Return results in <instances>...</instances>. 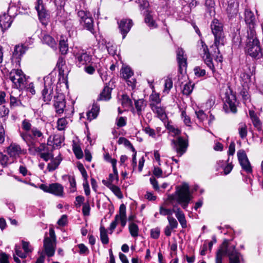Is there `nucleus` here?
Here are the masks:
<instances>
[{"mask_svg": "<svg viewBox=\"0 0 263 263\" xmlns=\"http://www.w3.org/2000/svg\"><path fill=\"white\" fill-rule=\"evenodd\" d=\"M211 29L214 36V44L211 47L214 48V53L218 59V55L220 53L219 47L223 46L225 42L223 24L218 20L215 18L211 22Z\"/></svg>", "mask_w": 263, "mask_h": 263, "instance_id": "f257e3e1", "label": "nucleus"}, {"mask_svg": "<svg viewBox=\"0 0 263 263\" xmlns=\"http://www.w3.org/2000/svg\"><path fill=\"white\" fill-rule=\"evenodd\" d=\"M229 257V263H240V254L236 250L235 246H229V240L225 239L222 244V249L216 253V263H222V256Z\"/></svg>", "mask_w": 263, "mask_h": 263, "instance_id": "f03ea898", "label": "nucleus"}, {"mask_svg": "<svg viewBox=\"0 0 263 263\" xmlns=\"http://www.w3.org/2000/svg\"><path fill=\"white\" fill-rule=\"evenodd\" d=\"M168 198L170 200H176L183 209L186 210L193 198L189 184L183 183L181 185L177 186L175 194L170 196Z\"/></svg>", "mask_w": 263, "mask_h": 263, "instance_id": "7ed1b4c3", "label": "nucleus"}, {"mask_svg": "<svg viewBox=\"0 0 263 263\" xmlns=\"http://www.w3.org/2000/svg\"><path fill=\"white\" fill-rule=\"evenodd\" d=\"M245 51L247 54L252 58L259 59L261 57L260 43L256 37L255 31L251 30L248 32Z\"/></svg>", "mask_w": 263, "mask_h": 263, "instance_id": "20e7f679", "label": "nucleus"}, {"mask_svg": "<svg viewBox=\"0 0 263 263\" xmlns=\"http://www.w3.org/2000/svg\"><path fill=\"white\" fill-rule=\"evenodd\" d=\"M20 136L30 147H34L36 143H40L44 139L43 134L35 127L32 128L30 133H21Z\"/></svg>", "mask_w": 263, "mask_h": 263, "instance_id": "39448f33", "label": "nucleus"}, {"mask_svg": "<svg viewBox=\"0 0 263 263\" xmlns=\"http://www.w3.org/2000/svg\"><path fill=\"white\" fill-rule=\"evenodd\" d=\"M55 79L53 76L49 74L44 77V87L42 91V97L43 100L47 104H48L54 96H57V93L54 94L53 88Z\"/></svg>", "mask_w": 263, "mask_h": 263, "instance_id": "423d86ee", "label": "nucleus"}, {"mask_svg": "<svg viewBox=\"0 0 263 263\" xmlns=\"http://www.w3.org/2000/svg\"><path fill=\"white\" fill-rule=\"evenodd\" d=\"M78 16L80 18V24L87 30L93 32V21L89 13L81 10L78 11Z\"/></svg>", "mask_w": 263, "mask_h": 263, "instance_id": "0eeeda50", "label": "nucleus"}, {"mask_svg": "<svg viewBox=\"0 0 263 263\" xmlns=\"http://www.w3.org/2000/svg\"><path fill=\"white\" fill-rule=\"evenodd\" d=\"M7 152L9 157L13 160H16L22 155L27 153L26 149L23 148L15 143H12L7 148Z\"/></svg>", "mask_w": 263, "mask_h": 263, "instance_id": "6e6552de", "label": "nucleus"}, {"mask_svg": "<svg viewBox=\"0 0 263 263\" xmlns=\"http://www.w3.org/2000/svg\"><path fill=\"white\" fill-rule=\"evenodd\" d=\"M9 78L16 88L20 87L25 81V76L21 69H12L9 74Z\"/></svg>", "mask_w": 263, "mask_h": 263, "instance_id": "1a4fd4ad", "label": "nucleus"}, {"mask_svg": "<svg viewBox=\"0 0 263 263\" xmlns=\"http://www.w3.org/2000/svg\"><path fill=\"white\" fill-rule=\"evenodd\" d=\"M200 52L202 57V59L206 65L211 69L213 72L215 71V67L213 63L212 58L209 51L208 46L205 43L201 41Z\"/></svg>", "mask_w": 263, "mask_h": 263, "instance_id": "9d476101", "label": "nucleus"}, {"mask_svg": "<svg viewBox=\"0 0 263 263\" xmlns=\"http://www.w3.org/2000/svg\"><path fill=\"white\" fill-rule=\"evenodd\" d=\"M35 8L37 11L39 18L42 24L46 25L49 20V14L45 10L42 0H37Z\"/></svg>", "mask_w": 263, "mask_h": 263, "instance_id": "9b49d317", "label": "nucleus"}, {"mask_svg": "<svg viewBox=\"0 0 263 263\" xmlns=\"http://www.w3.org/2000/svg\"><path fill=\"white\" fill-rule=\"evenodd\" d=\"M76 63L79 67L89 64L91 60V55L84 50H80L75 55Z\"/></svg>", "mask_w": 263, "mask_h": 263, "instance_id": "f8f14e48", "label": "nucleus"}, {"mask_svg": "<svg viewBox=\"0 0 263 263\" xmlns=\"http://www.w3.org/2000/svg\"><path fill=\"white\" fill-rule=\"evenodd\" d=\"M237 157L243 170L247 173L250 174L252 172V168L247 155L244 150H239L237 152Z\"/></svg>", "mask_w": 263, "mask_h": 263, "instance_id": "ddd939ff", "label": "nucleus"}, {"mask_svg": "<svg viewBox=\"0 0 263 263\" xmlns=\"http://www.w3.org/2000/svg\"><path fill=\"white\" fill-rule=\"evenodd\" d=\"M172 142L178 156H181L186 151L188 143L182 137H179L176 140H173Z\"/></svg>", "mask_w": 263, "mask_h": 263, "instance_id": "4468645a", "label": "nucleus"}, {"mask_svg": "<svg viewBox=\"0 0 263 263\" xmlns=\"http://www.w3.org/2000/svg\"><path fill=\"white\" fill-rule=\"evenodd\" d=\"M57 96H54V107L55 112L59 114H62L66 107V101L64 95L62 93H57Z\"/></svg>", "mask_w": 263, "mask_h": 263, "instance_id": "2eb2a0df", "label": "nucleus"}, {"mask_svg": "<svg viewBox=\"0 0 263 263\" xmlns=\"http://www.w3.org/2000/svg\"><path fill=\"white\" fill-rule=\"evenodd\" d=\"M43 247L46 255L48 257H51L55 253L56 241H53L52 239L46 237L44 239Z\"/></svg>", "mask_w": 263, "mask_h": 263, "instance_id": "dca6fc26", "label": "nucleus"}, {"mask_svg": "<svg viewBox=\"0 0 263 263\" xmlns=\"http://www.w3.org/2000/svg\"><path fill=\"white\" fill-rule=\"evenodd\" d=\"M120 32L124 39L133 26V22L130 19L123 18L118 22Z\"/></svg>", "mask_w": 263, "mask_h": 263, "instance_id": "f3484780", "label": "nucleus"}, {"mask_svg": "<svg viewBox=\"0 0 263 263\" xmlns=\"http://www.w3.org/2000/svg\"><path fill=\"white\" fill-rule=\"evenodd\" d=\"M245 21L249 28V29L247 30V34H248V32H250L251 30L255 31L254 28L256 25V20L253 12L248 9L245 10Z\"/></svg>", "mask_w": 263, "mask_h": 263, "instance_id": "a211bd4d", "label": "nucleus"}, {"mask_svg": "<svg viewBox=\"0 0 263 263\" xmlns=\"http://www.w3.org/2000/svg\"><path fill=\"white\" fill-rule=\"evenodd\" d=\"M227 7L226 11L229 17H233L237 15L238 12V4L235 0H227Z\"/></svg>", "mask_w": 263, "mask_h": 263, "instance_id": "6ab92c4d", "label": "nucleus"}, {"mask_svg": "<svg viewBox=\"0 0 263 263\" xmlns=\"http://www.w3.org/2000/svg\"><path fill=\"white\" fill-rule=\"evenodd\" d=\"M184 52L182 48H178L177 50V59L180 73H182L183 69H185L187 66L186 57L184 54Z\"/></svg>", "mask_w": 263, "mask_h": 263, "instance_id": "aec40b11", "label": "nucleus"}, {"mask_svg": "<svg viewBox=\"0 0 263 263\" xmlns=\"http://www.w3.org/2000/svg\"><path fill=\"white\" fill-rule=\"evenodd\" d=\"M57 66L59 71V80L63 82H65L67 79L68 71L65 70L66 68L65 61L63 58L60 57L59 58Z\"/></svg>", "mask_w": 263, "mask_h": 263, "instance_id": "412c9836", "label": "nucleus"}, {"mask_svg": "<svg viewBox=\"0 0 263 263\" xmlns=\"http://www.w3.org/2000/svg\"><path fill=\"white\" fill-rule=\"evenodd\" d=\"M149 106L154 114L157 115L158 118L161 120H165L166 115L165 113V108L159 105H154V104H149Z\"/></svg>", "mask_w": 263, "mask_h": 263, "instance_id": "4be33fe9", "label": "nucleus"}, {"mask_svg": "<svg viewBox=\"0 0 263 263\" xmlns=\"http://www.w3.org/2000/svg\"><path fill=\"white\" fill-rule=\"evenodd\" d=\"M168 225L166 226L164 229V234L166 236H170L172 233V230L176 229L178 227V222L173 217H167Z\"/></svg>", "mask_w": 263, "mask_h": 263, "instance_id": "5701e85b", "label": "nucleus"}, {"mask_svg": "<svg viewBox=\"0 0 263 263\" xmlns=\"http://www.w3.org/2000/svg\"><path fill=\"white\" fill-rule=\"evenodd\" d=\"M13 21L11 17L6 15V13L0 15V27L2 30L4 31L10 28Z\"/></svg>", "mask_w": 263, "mask_h": 263, "instance_id": "b1692460", "label": "nucleus"}, {"mask_svg": "<svg viewBox=\"0 0 263 263\" xmlns=\"http://www.w3.org/2000/svg\"><path fill=\"white\" fill-rule=\"evenodd\" d=\"M102 183L104 185L109 188L119 199H122L123 197L120 189L114 184L113 182L103 180Z\"/></svg>", "mask_w": 263, "mask_h": 263, "instance_id": "393cba45", "label": "nucleus"}, {"mask_svg": "<svg viewBox=\"0 0 263 263\" xmlns=\"http://www.w3.org/2000/svg\"><path fill=\"white\" fill-rule=\"evenodd\" d=\"M32 149H34V151L36 153L39 154L40 156H41L43 154H49L52 153V148H50L47 145H46L45 143H42L40 144L39 146L36 147L35 146L33 147H30L29 148V151L30 152Z\"/></svg>", "mask_w": 263, "mask_h": 263, "instance_id": "a878e982", "label": "nucleus"}, {"mask_svg": "<svg viewBox=\"0 0 263 263\" xmlns=\"http://www.w3.org/2000/svg\"><path fill=\"white\" fill-rule=\"evenodd\" d=\"M27 48L24 45H16L13 52V60L15 59L16 62H20L21 57L25 53Z\"/></svg>", "mask_w": 263, "mask_h": 263, "instance_id": "bb28decb", "label": "nucleus"}, {"mask_svg": "<svg viewBox=\"0 0 263 263\" xmlns=\"http://www.w3.org/2000/svg\"><path fill=\"white\" fill-rule=\"evenodd\" d=\"M236 97L234 94L231 93L226 98L225 105L228 106L230 109V110L235 113L237 111V108L235 104L236 103Z\"/></svg>", "mask_w": 263, "mask_h": 263, "instance_id": "cd10ccee", "label": "nucleus"}, {"mask_svg": "<svg viewBox=\"0 0 263 263\" xmlns=\"http://www.w3.org/2000/svg\"><path fill=\"white\" fill-rule=\"evenodd\" d=\"M236 97L234 94L231 93L226 98L225 105L228 106L230 109V110L235 113L237 111V108L235 104L236 103Z\"/></svg>", "mask_w": 263, "mask_h": 263, "instance_id": "c85d7f7f", "label": "nucleus"}, {"mask_svg": "<svg viewBox=\"0 0 263 263\" xmlns=\"http://www.w3.org/2000/svg\"><path fill=\"white\" fill-rule=\"evenodd\" d=\"M63 186L60 183H53L50 184V193L57 196L62 197L63 196Z\"/></svg>", "mask_w": 263, "mask_h": 263, "instance_id": "c756f323", "label": "nucleus"}, {"mask_svg": "<svg viewBox=\"0 0 263 263\" xmlns=\"http://www.w3.org/2000/svg\"><path fill=\"white\" fill-rule=\"evenodd\" d=\"M118 216V220L121 222V225L122 227H124L126 224V206L124 204H122L119 208V214H117Z\"/></svg>", "mask_w": 263, "mask_h": 263, "instance_id": "7c9ffc66", "label": "nucleus"}, {"mask_svg": "<svg viewBox=\"0 0 263 263\" xmlns=\"http://www.w3.org/2000/svg\"><path fill=\"white\" fill-rule=\"evenodd\" d=\"M109 83H108V85H106L104 87L103 90L100 94L99 98H98V100H108L111 98V92L112 88L109 87Z\"/></svg>", "mask_w": 263, "mask_h": 263, "instance_id": "2f4dec72", "label": "nucleus"}, {"mask_svg": "<svg viewBox=\"0 0 263 263\" xmlns=\"http://www.w3.org/2000/svg\"><path fill=\"white\" fill-rule=\"evenodd\" d=\"M135 106L136 109V112L139 116L142 114V111L144 110L146 103L143 99H138L135 100Z\"/></svg>", "mask_w": 263, "mask_h": 263, "instance_id": "473e14b6", "label": "nucleus"}, {"mask_svg": "<svg viewBox=\"0 0 263 263\" xmlns=\"http://www.w3.org/2000/svg\"><path fill=\"white\" fill-rule=\"evenodd\" d=\"M175 216L178 220L182 228H185L187 226L185 215L179 208H177L175 212Z\"/></svg>", "mask_w": 263, "mask_h": 263, "instance_id": "72a5a7b5", "label": "nucleus"}, {"mask_svg": "<svg viewBox=\"0 0 263 263\" xmlns=\"http://www.w3.org/2000/svg\"><path fill=\"white\" fill-rule=\"evenodd\" d=\"M62 179L69 183L70 192L73 193L76 191V181L74 176L65 175L62 176Z\"/></svg>", "mask_w": 263, "mask_h": 263, "instance_id": "f704fd0d", "label": "nucleus"}, {"mask_svg": "<svg viewBox=\"0 0 263 263\" xmlns=\"http://www.w3.org/2000/svg\"><path fill=\"white\" fill-rule=\"evenodd\" d=\"M100 110V107L96 103H94L92 105V108L91 110L88 111L87 114V119L89 121H91L92 120L95 119L98 116Z\"/></svg>", "mask_w": 263, "mask_h": 263, "instance_id": "c9c22d12", "label": "nucleus"}, {"mask_svg": "<svg viewBox=\"0 0 263 263\" xmlns=\"http://www.w3.org/2000/svg\"><path fill=\"white\" fill-rule=\"evenodd\" d=\"M59 49L62 54H66L68 50L67 39L66 37L61 36L59 41Z\"/></svg>", "mask_w": 263, "mask_h": 263, "instance_id": "e433bc0d", "label": "nucleus"}, {"mask_svg": "<svg viewBox=\"0 0 263 263\" xmlns=\"http://www.w3.org/2000/svg\"><path fill=\"white\" fill-rule=\"evenodd\" d=\"M42 41L52 48H56L57 44L54 39L48 34H45L42 36Z\"/></svg>", "mask_w": 263, "mask_h": 263, "instance_id": "4c0bfd02", "label": "nucleus"}, {"mask_svg": "<svg viewBox=\"0 0 263 263\" xmlns=\"http://www.w3.org/2000/svg\"><path fill=\"white\" fill-rule=\"evenodd\" d=\"M62 159L57 157L56 158L52 159L51 161L48 164L47 169L49 172H52L57 169L61 163Z\"/></svg>", "mask_w": 263, "mask_h": 263, "instance_id": "58836bf2", "label": "nucleus"}, {"mask_svg": "<svg viewBox=\"0 0 263 263\" xmlns=\"http://www.w3.org/2000/svg\"><path fill=\"white\" fill-rule=\"evenodd\" d=\"M145 22L151 29L156 28L157 27V24L149 13H148L146 15L145 17Z\"/></svg>", "mask_w": 263, "mask_h": 263, "instance_id": "ea45409f", "label": "nucleus"}, {"mask_svg": "<svg viewBox=\"0 0 263 263\" xmlns=\"http://www.w3.org/2000/svg\"><path fill=\"white\" fill-rule=\"evenodd\" d=\"M100 231V239L103 244H108L109 242V238L107 234V231L104 227H101Z\"/></svg>", "mask_w": 263, "mask_h": 263, "instance_id": "a19ab883", "label": "nucleus"}, {"mask_svg": "<svg viewBox=\"0 0 263 263\" xmlns=\"http://www.w3.org/2000/svg\"><path fill=\"white\" fill-rule=\"evenodd\" d=\"M176 209H166L163 206H161L159 208V213L163 216H167V217H171L173 213H175Z\"/></svg>", "mask_w": 263, "mask_h": 263, "instance_id": "79ce46f5", "label": "nucleus"}, {"mask_svg": "<svg viewBox=\"0 0 263 263\" xmlns=\"http://www.w3.org/2000/svg\"><path fill=\"white\" fill-rule=\"evenodd\" d=\"M98 65L100 66V64L95 62L90 63V65L85 67V71L89 74H92L95 71V69H97L98 67Z\"/></svg>", "mask_w": 263, "mask_h": 263, "instance_id": "37998d69", "label": "nucleus"}, {"mask_svg": "<svg viewBox=\"0 0 263 263\" xmlns=\"http://www.w3.org/2000/svg\"><path fill=\"white\" fill-rule=\"evenodd\" d=\"M116 161H114V163L112 164L114 174H110L109 175V180L107 181L113 182V177H115L116 182H117L119 181V176L117 168L116 167Z\"/></svg>", "mask_w": 263, "mask_h": 263, "instance_id": "c03bdc74", "label": "nucleus"}, {"mask_svg": "<svg viewBox=\"0 0 263 263\" xmlns=\"http://www.w3.org/2000/svg\"><path fill=\"white\" fill-rule=\"evenodd\" d=\"M118 143L119 144H124L125 146L129 148L133 152H135V148L130 143V142L124 137H120Z\"/></svg>", "mask_w": 263, "mask_h": 263, "instance_id": "a18cd8bd", "label": "nucleus"}, {"mask_svg": "<svg viewBox=\"0 0 263 263\" xmlns=\"http://www.w3.org/2000/svg\"><path fill=\"white\" fill-rule=\"evenodd\" d=\"M121 104L123 107H129L133 105V102L127 95H123L121 98Z\"/></svg>", "mask_w": 263, "mask_h": 263, "instance_id": "49530a36", "label": "nucleus"}, {"mask_svg": "<svg viewBox=\"0 0 263 263\" xmlns=\"http://www.w3.org/2000/svg\"><path fill=\"white\" fill-rule=\"evenodd\" d=\"M129 231L132 237H136L138 236L139 228L136 224L130 223L129 224Z\"/></svg>", "mask_w": 263, "mask_h": 263, "instance_id": "de8ad7c7", "label": "nucleus"}, {"mask_svg": "<svg viewBox=\"0 0 263 263\" xmlns=\"http://www.w3.org/2000/svg\"><path fill=\"white\" fill-rule=\"evenodd\" d=\"M149 104L159 105L161 103V99L159 93H153L149 96Z\"/></svg>", "mask_w": 263, "mask_h": 263, "instance_id": "09e8293b", "label": "nucleus"}, {"mask_svg": "<svg viewBox=\"0 0 263 263\" xmlns=\"http://www.w3.org/2000/svg\"><path fill=\"white\" fill-rule=\"evenodd\" d=\"M193 87H194V84H192V83L189 82V83H186L184 85L182 91L183 94L186 95V96H188L190 94H191L193 91Z\"/></svg>", "mask_w": 263, "mask_h": 263, "instance_id": "8fccbe9b", "label": "nucleus"}, {"mask_svg": "<svg viewBox=\"0 0 263 263\" xmlns=\"http://www.w3.org/2000/svg\"><path fill=\"white\" fill-rule=\"evenodd\" d=\"M205 6L210 14L215 12V2L213 0H205Z\"/></svg>", "mask_w": 263, "mask_h": 263, "instance_id": "3c124183", "label": "nucleus"}, {"mask_svg": "<svg viewBox=\"0 0 263 263\" xmlns=\"http://www.w3.org/2000/svg\"><path fill=\"white\" fill-rule=\"evenodd\" d=\"M73 151L78 159H81L83 156V152L80 146L74 144L73 145Z\"/></svg>", "mask_w": 263, "mask_h": 263, "instance_id": "603ef678", "label": "nucleus"}, {"mask_svg": "<svg viewBox=\"0 0 263 263\" xmlns=\"http://www.w3.org/2000/svg\"><path fill=\"white\" fill-rule=\"evenodd\" d=\"M67 124V122L65 118H62L57 121V128L59 130H64Z\"/></svg>", "mask_w": 263, "mask_h": 263, "instance_id": "864d4df0", "label": "nucleus"}, {"mask_svg": "<svg viewBox=\"0 0 263 263\" xmlns=\"http://www.w3.org/2000/svg\"><path fill=\"white\" fill-rule=\"evenodd\" d=\"M17 9L15 6H10L7 10V13H6V15H9L13 20L14 18L17 15Z\"/></svg>", "mask_w": 263, "mask_h": 263, "instance_id": "5fc2aeb1", "label": "nucleus"}, {"mask_svg": "<svg viewBox=\"0 0 263 263\" xmlns=\"http://www.w3.org/2000/svg\"><path fill=\"white\" fill-rule=\"evenodd\" d=\"M122 73L123 77L124 79H129L133 74V72H132L130 68L128 67H126L123 68L122 69Z\"/></svg>", "mask_w": 263, "mask_h": 263, "instance_id": "6e6d98bb", "label": "nucleus"}, {"mask_svg": "<svg viewBox=\"0 0 263 263\" xmlns=\"http://www.w3.org/2000/svg\"><path fill=\"white\" fill-rule=\"evenodd\" d=\"M238 132L241 138L244 139L246 138L247 135V126L244 124L240 125L238 128Z\"/></svg>", "mask_w": 263, "mask_h": 263, "instance_id": "4d7b16f0", "label": "nucleus"}, {"mask_svg": "<svg viewBox=\"0 0 263 263\" xmlns=\"http://www.w3.org/2000/svg\"><path fill=\"white\" fill-rule=\"evenodd\" d=\"M0 162L2 165H6L8 164H11L12 161L9 160L6 155L0 152Z\"/></svg>", "mask_w": 263, "mask_h": 263, "instance_id": "13d9d810", "label": "nucleus"}, {"mask_svg": "<svg viewBox=\"0 0 263 263\" xmlns=\"http://www.w3.org/2000/svg\"><path fill=\"white\" fill-rule=\"evenodd\" d=\"M194 71L196 76L198 77H203L205 75V70L202 69L200 66H196L194 69Z\"/></svg>", "mask_w": 263, "mask_h": 263, "instance_id": "bf43d9fd", "label": "nucleus"}, {"mask_svg": "<svg viewBox=\"0 0 263 263\" xmlns=\"http://www.w3.org/2000/svg\"><path fill=\"white\" fill-rule=\"evenodd\" d=\"M173 87V81L171 78H167L165 80L164 91L167 93Z\"/></svg>", "mask_w": 263, "mask_h": 263, "instance_id": "052dcab7", "label": "nucleus"}, {"mask_svg": "<svg viewBox=\"0 0 263 263\" xmlns=\"http://www.w3.org/2000/svg\"><path fill=\"white\" fill-rule=\"evenodd\" d=\"M106 47L110 55L114 56L116 54L117 47L116 45L107 43Z\"/></svg>", "mask_w": 263, "mask_h": 263, "instance_id": "680f3d73", "label": "nucleus"}, {"mask_svg": "<svg viewBox=\"0 0 263 263\" xmlns=\"http://www.w3.org/2000/svg\"><path fill=\"white\" fill-rule=\"evenodd\" d=\"M64 141L62 137L59 135L54 136L53 139V146H60Z\"/></svg>", "mask_w": 263, "mask_h": 263, "instance_id": "e2e57ef3", "label": "nucleus"}, {"mask_svg": "<svg viewBox=\"0 0 263 263\" xmlns=\"http://www.w3.org/2000/svg\"><path fill=\"white\" fill-rule=\"evenodd\" d=\"M22 127L25 131V133H28L30 130H31V124L28 120L25 119L22 122Z\"/></svg>", "mask_w": 263, "mask_h": 263, "instance_id": "0e129e2a", "label": "nucleus"}, {"mask_svg": "<svg viewBox=\"0 0 263 263\" xmlns=\"http://www.w3.org/2000/svg\"><path fill=\"white\" fill-rule=\"evenodd\" d=\"M21 104L20 100H18L16 97L10 96V105L11 107H16Z\"/></svg>", "mask_w": 263, "mask_h": 263, "instance_id": "69168bd1", "label": "nucleus"}, {"mask_svg": "<svg viewBox=\"0 0 263 263\" xmlns=\"http://www.w3.org/2000/svg\"><path fill=\"white\" fill-rule=\"evenodd\" d=\"M22 247L26 253L31 252L33 248L30 245L29 242L22 240Z\"/></svg>", "mask_w": 263, "mask_h": 263, "instance_id": "338daca9", "label": "nucleus"}, {"mask_svg": "<svg viewBox=\"0 0 263 263\" xmlns=\"http://www.w3.org/2000/svg\"><path fill=\"white\" fill-rule=\"evenodd\" d=\"M136 2L139 4L141 10L146 9L149 6V3L147 0H136Z\"/></svg>", "mask_w": 263, "mask_h": 263, "instance_id": "774afa93", "label": "nucleus"}]
</instances>
